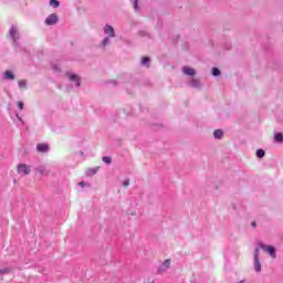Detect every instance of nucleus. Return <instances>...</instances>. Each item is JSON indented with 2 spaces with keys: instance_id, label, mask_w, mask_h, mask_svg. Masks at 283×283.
Masks as SVG:
<instances>
[{
  "instance_id": "obj_19",
  "label": "nucleus",
  "mask_w": 283,
  "mask_h": 283,
  "mask_svg": "<svg viewBox=\"0 0 283 283\" xmlns=\"http://www.w3.org/2000/svg\"><path fill=\"white\" fill-rule=\"evenodd\" d=\"M103 161H104V164H106V165H111V164H112V158H111V157H104V158H103Z\"/></svg>"
},
{
  "instance_id": "obj_7",
  "label": "nucleus",
  "mask_w": 283,
  "mask_h": 283,
  "mask_svg": "<svg viewBox=\"0 0 283 283\" xmlns=\"http://www.w3.org/2000/svg\"><path fill=\"white\" fill-rule=\"evenodd\" d=\"M182 73L188 75V76H193L196 74V71H195L193 67L184 66L182 67Z\"/></svg>"
},
{
  "instance_id": "obj_18",
  "label": "nucleus",
  "mask_w": 283,
  "mask_h": 283,
  "mask_svg": "<svg viewBox=\"0 0 283 283\" xmlns=\"http://www.w3.org/2000/svg\"><path fill=\"white\" fill-rule=\"evenodd\" d=\"M211 74H213V76H219L221 74V71H219L218 67H213Z\"/></svg>"
},
{
  "instance_id": "obj_8",
  "label": "nucleus",
  "mask_w": 283,
  "mask_h": 283,
  "mask_svg": "<svg viewBox=\"0 0 283 283\" xmlns=\"http://www.w3.org/2000/svg\"><path fill=\"white\" fill-rule=\"evenodd\" d=\"M104 32L106 35H109V38H114L115 33H114V29L112 25H105L104 27Z\"/></svg>"
},
{
  "instance_id": "obj_5",
  "label": "nucleus",
  "mask_w": 283,
  "mask_h": 283,
  "mask_svg": "<svg viewBox=\"0 0 283 283\" xmlns=\"http://www.w3.org/2000/svg\"><path fill=\"white\" fill-rule=\"evenodd\" d=\"M261 249H263L264 251H268L269 254L271 255V258L275 259L276 258V252L274 250V248L272 245H261Z\"/></svg>"
},
{
  "instance_id": "obj_4",
  "label": "nucleus",
  "mask_w": 283,
  "mask_h": 283,
  "mask_svg": "<svg viewBox=\"0 0 283 283\" xmlns=\"http://www.w3.org/2000/svg\"><path fill=\"white\" fill-rule=\"evenodd\" d=\"M57 21H59L57 15L53 13V14H50V15L48 17V19H45V24H48V25H54V24L57 23Z\"/></svg>"
},
{
  "instance_id": "obj_13",
  "label": "nucleus",
  "mask_w": 283,
  "mask_h": 283,
  "mask_svg": "<svg viewBox=\"0 0 283 283\" xmlns=\"http://www.w3.org/2000/svg\"><path fill=\"white\" fill-rule=\"evenodd\" d=\"M275 143H283V134L279 133L274 136Z\"/></svg>"
},
{
  "instance_id": "obj_16",
  "label": "nucleus",
  "mask_w": 283,
  "mask_h": 283,
  "mask_svg": "<svg viewBox=\"0 0 283 283\" xmlns=\"http://www.w3.org/2000/svg\"><path fill=\"white\" fill-rule=\"evenodd\" d=\"M264 155H265V153L263 149L256 150V158H264Z\"/></svg>"
},
{
  "instance_id": "obj_2",
  "label": "nucleus",
  "mask_w": 283,
  "mask_h": 283,
  "mask_svg": "<svg viewBox=\"0 0 283 283\" xmlns=\"http://www.w3.org/2000/svg\"><path fill=\"white\" fill-rule=\"evenodd\" d=\"M254 270L256 273H260L262 271V264L260 263V260H259V249H255Z\"/></svg>"
},
{
  "instance_id": "obj_12",
  "label": "nucleus",
  "mask_w": 283,
  "mask_h": 283,
  "mask_svg": "<svg viewBox=\"0 0 283 283\" xmlns=\"http://www.w3.org/2000/svg\"><path fill=\"white\" fill-rule=\"evenodd\" d=\"M213 136L216 139H221L223 136V130L221 129L214 130Z\"/></svg>"
},
{
  "instance_id": "obj_10",
  "label": "nucleus",
  "mask_w": 283,
  "mask_h": 283,
  "mask_svg": "<svg viewBox=\"0 0 283 283\" xmlns=\"http://www.w3.org/2000/svg\"><path fill=\"white\" fill-rule=\"evenodd\" d=\"M4 80H11L14 81L15 80V75L12 74L10 71H4Z\"/></svg>"
},
{
  "instance_id": "obj_9",
  "label": "nucleus",
  "mask_w": 283,
  "mask_h": 283,
  "mask_svg": "<svg viewBox=\"0 0 283 283\" xmlns=\"http://www.w3.org/2000/svg\"><path fill=\"white\" fill-rule=\"evenodd\" d=\"M69 80H71L72 82H76V86L80 87L81 83H80V77L76 74H67Z\"/></svg>"
},
{
  "instance_id": "obj_6",
  "label": "nucleus",
  "mask_w": 283,
  "mask_h": 283,
  "mask_svg": "<svg viewBox=\"0 0 283 283\" xmlns=\"http://www.w3.org/2000/svg\"><path fill=\"white\" fill-rule=\"evenodd\" d=\"M36 151L41 154H45L49 151L48 144H36Z\"/></svg>"
},
{
  "instance_id": "obj_28",
  "label": "nucleus",
  "mask_w": 283,
  "mask_h": 283,
  "mask_svg": "<svg viewBox=\"0 0 283 283\" xmlns=\"http://www.w3.org/2000/svg\"><path fill=\"white\" fill-rule=\"evenodd\" d=\"M164 271H165V270H163V269H159V270H158V273H164Z\"/></svg>"
},
{
  "instance_id": "obj_1",
  "label": "nucleus",
  "mask_w": 283,
  "mask_h": 283,
  "mask_svg": "<svg viewBox=\"0 0 283 283\" xmlns=\"http://www.w3.org/2000/svg\"><path fill=\"white\" fill-rule=\"evenodd\" d=\"M17 172L18 175L29 176L30 174H32V168L29 165L20 164L17 167Z\"/></svg>"
},
{
  "instance_id": "obj_14",
  "label": "nucleus",
  "mask_w": 283,
  "mask_h": 283,
  "mask_svg": "<svg viewBox=\"0 0 283 283\" xmlns=\"http://www.w3.org/2000/svg\"><path fill=\"white\" fill-rule=\"evenodd\" d=\"M170 265H171V260L170 259L165 260L164 263H163L164 269H170Z\"/></svg>"
},
{
  "instance_id": "obj_23",
  "label": "nucleus",
  "mask_w": 283,
  "mask_h": 283,
  "mask_svg": "<svg viewBox=\"0 0 283 283\" xmlns=\"http://www.w3.org/2000/svg\"><path fill=\"white\" fill-rule=\"evenodd\" d=\"M18 108H20V111H23L24 108L23 102H18Z\"/></svg>"
},
{
  "instance_id": "obj_20",
  "label": "nucleus",
  "mask_w": 283,
  "mask_h": 283,
  "mask_svg": "<svg viewBox=\"0 0 283 283\" xmlns=\"http://www.w3.org/2000/svg\"><path fill=\"white\" fill-rule=\"evenodd\" d=\"M149 62H150V59H149V57H144V59H142V64H144V65H148Z\"/></svg>"
},
{
  "instance_id": "obj_11",
  "label": "nucleus",
  "mask_w": 283,
  "mask_h": 283,
  "mask_svg": "<svg viewBox=\"0 0 283 283\" xmlns=\"http://www.w3.org/2000/svg\"><path fill=\"white\" fill-rule=\"evenodd\" d=\"M12 273V269L11 268H2L0 269V275H6V274H10Z\"/></svg>"
},
{
  "instance_id": "obj_25",
  "label": "nucleus",
  "mask_w": 283,
  "mask_h": 283,
  "mask_svg": "<svg viewBox=\"0 0 283 283\" xmlns=\"http://www.w3.org/2000/svg\"><path fill=\"white\" fill-rule=\"evenodd\" d=\"M77 185H80L82 188L85 187V182H84V181H81V182H78Z\"/></svg>"
},
{
  "instance_id": "obj_22",
  "label": "nucleus",
  "mask_w": 283,
  "mask_h": 283,
  "mask_svg": "<svg viewBox=\"0 0 283 283\" xmlns=\"http://www.w3.org/2000/svg\"><path fill=\"white\" fill-rule=\"evenodd\" d=\"M133 8L138 11V0H133Z\"/></svg>"
},
{
  "instance_id": "obj_26",
  "label": "nucleus",
  "mask_w": 283,
  "mask_h": 283,
  "mask_svg": "<svg viewBox=\"0 0 283 283\" xmlns=\"http://www.w3.org/2000/svg\"><path fill=\"white\" fill-rule=\"evenodd\" d=\"M108 43V39L103 40V44L106 45Z\"/></svg>"
},
{
  "instance_id": "obj_3",
  "label": "nucleus",
  "mask_w": 283,
  "mask_h": 283,
  "mask_svg": "<svg viewBox=\"0 0 283 283\" xmlns=\"http://www.w3.org/2000/svg\"><path fill=\"white\" fill-rule=\"evenodd\" d=\"M35 172L42 176H49L51 175V171L43 165L35 168Z\"/></svg>"
},
{
  "instance_id": "obj_27",
  "label": "nucleus",
  "mask_w": 283,
  "mask_h": 283,
  "mask_svg": "<svg viewBox=\"0 0 283 283\" xmlns=\"http://www.w3.org/2000/svg\"><path fill=\"white\" fill-rule=\"evenodd\" d=\"M251 227H255V221H252V222H251Z\"/></svg>"
},
{
  "instance_id": "obj_21",
  "label": "nucleus",
  "mask_w": 283,
  "mask_h": 283,
  "mask_svg": "<svg viewBox=\"0 0 283 283\" xmlns=\"http://www.w3.org/2000/svg\"><path fill=\"white\" fill-rule=\"evenodd\" d=\"M18 85L20 86V88H24L27 86V82L22 80L18 82Z\"/></svg>"
},
{
  "instance_id": "obj_17",
  "label": "nucleus",
  "mask_w": 283,
  "mask_h": 283,
  "mask_svg": "<svg viewBox=\"0 0 283 283\" xmlns=\"http://www.w3.org/2000/svg\"><path fill=\"white\" fill-rule=\"evenodd\" d=\"M50 6L53 8H59L60 3L57 0H50Z\"/></svg>"
},
{
  "instance_id": "obj_24",
  "label": "nucleus",
  "mask_w": 283,
  "mask_h": 283,
  "mask_svg": "<svg viewBox=\"0 0 283 283\" xmlns=\"http://www.w3.org/2000/svg\"><path fill=\"white\" fill-rule=\"evenodd\" d=\"M123 187H124V188L129 187V179L124 180Z\"/></svg>"
},
{
  "instance_id": "obj_15",
  "label": "nucleus",
  "mask_w": 283,
  "mask_h": 283,
  "mask_svg": "<svg viewBox=\"0 0 283 283\" xmlns=\"http://www.w3.org/2000/svg\"><path fill=\"white\" fill-rule=\"evenodd\" d=\"M17 34H18L17 29L14 27H12L10 30V35L12 36L13 40H15Z\"/></svg>"
}]
</instances>
